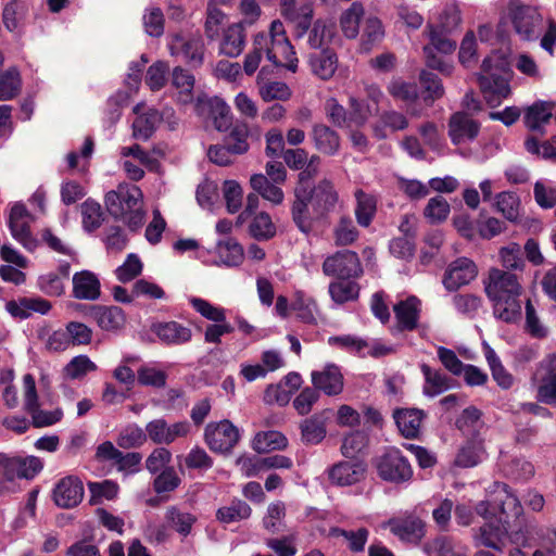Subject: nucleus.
<instances>
[{
  "instance_id": "f257e3e1",
  "label": "nucleus",
  "mask_w": 556,
  "mask_h": 556,
  "mask_svg": "<svg viewBox=\"0 0 556 556\" xmlns=\"http://www.w3.org/2000/svg\"><path fill=\"white\" fill-rule=\"evenodd\" d=\"M493 488L495 497L476 506L477 514L486 519V522L479 528L473 540L476 546H485L502 553L506 538L515 544L523 541V509L506 483L495 482Z\"/></svg>"
},
{
  "instance_id": "f03ea898",
  "label": "nucleus",
  "mask_w": 556,
  "mask_h": 556,
  "mask_svg": "<svg viewBox=\"0 0 556 556\" xmlns=\"http://www.w3.org/2000/svg\"><path fill=\"white\" fill-rule=\"evenodd\" d=\"M104 204L109 214L121 220L131 231L143 225L146 213L143 211V194L135 185L121 184L115 190L109 191L104 197Z\"/></svg>"
},
{
  "instance_id": "7ed1b4c3",
  "label": "nucleus",
  "mask_w": 556,
  "mask_h": 556,
  "mask_svg": "<svg viewBox=\"0 0 556 556\" xmlns=\"http://www.w3.org/2000/svg\"><path fill=\"white\" fill-rule=\"evenodd\" d=\"M510 70L505 56L500 53L488 55L481 64L478 75L479 86L490 105L498 104L510 93Z\"/></svg>"
},
{
  "instance_id": "20e7f679",
  "label": "nucleus",
  "mask_w": 556,
  "mask_h": 556,
  "mask_svg": "<svg viewBox=\"0 0 556 556\" xmlns=\"http://www.w3.org/2000/svg\"><path fill=\"white\" fill-rule=\"evenodd\" d=\"M43 468L36 456H17L0 453V495L17 490L16 480L34 479Z\"/></svg>"
},
{
  "instance_id": "39448f33",
  "label": "nucleus",
  "mask_w": 556,
  "mask_h": 556,
  "mask_svg": "<svg viewBox=\"0 0 556 556\" xmlns=\"http://www.w3.org/2000/svg\"><path fill=\"white\" fill-rule=\"evenodd\" d=\"M509 20L521 40H536L544 29L543 17L536 8L510 0L507 7Z\"/></svg>"
},
{
  "instance_id": "423d86ee",
  "label": "nucleus",
  "mask_w": 556,
  "mask_h": 556,
  "mask_svg": "<svg viewBox=\"0 0 556 556\" xmlns=\"http://www.w3.org/2000/svg\"><path fill=\"white\" fill-rule=\"evenodd\" d=\"M378 476L389 482L402 483L413 476L408 459L397 448H389L376 460Z\"/></svg>"
},
{
  "instance_id": "0eeeda50",
  "label": "nucleus",
  "mask_w": 556,
  "mask_h": 556,
  "mask_svg": "<svg viewBox=\"0 0 556 556\" xmlns=\"http://www.w3.org/2000/svg\"><path fill=\"white\" fill-rule=\"evenodd\" d=\"M323 273L338 279H356L363 275L364 270L356 252L341 250L325 258Z\"/></svg>"
},
{
  "instance_id": "6e6552de",
  "label": "nucleus",
  "mask_w": 556,
  "mask_h": 556,
  "mask_svg": "<svg viewBox=\"0 0 556 556\" xmlns=\"http://www.w3.org/2000/svg\"><path fill=\"white\" fill-rule=\"evenodd\" d=\"M240 433L228 419L210 422L204 429V442L212 452L228 454L238 444Z\"/></svg>"
},
{
  "instance_id": "1a4fd4ad",
  "label": "nucleus",
  "mask_w": 556,
  "mask_h": 556,
  "mask_svg": "<svg viewBox=\"0 0 556 556\" xmlns=\"http://www.w3.org/2000/svg\"><path fill=\"white\" fill-rule=\"evenodd\" d=\"M483 286L490 301L503 296L521 295L523 291L517 274L496 267L489 269Z\"/></svg>"
},
{
  "instance_id": "9d476101",
  "label": "nucleus",
  "mask_w": 556,
  "mask_h": 556,
  "mask_svg": "<svg viewBox=\"0 0 556 556\" xmlns=\"http://www.w3.org/2000/svg\"><path fill=\"white\" fill-rule=\"evenodd\" d=\"M24 383V409L31 416L33 425L37 428L48 427L61 420L63 412L42 410L39 408L38 394L35 378L30 374L23 377Z\"/></svg>"
},
{
  "instance_id": "9b49d317",
  "label": "nucleus",
  "mask_w": 556,
  "mask_h": 556,
  "mask_svg": "<svg viewBox=\"0 0 556 556\" xmlns=\"http://www.w3.org/2000/svg\"><path fill=\"white\" fill-rule=\"evenodd\" d=\"M478 276L476 263L465 256L452 261L443 275L442 283L447 291H456L470 283Z\"/></svg>"
},
{
  "instance_id": "f8f14e48",
  "label": "nucleus",
  "mask_w": 556,
  "mask_h": 556,
  "mask_svg": "<svg viewBox=\"0 0 556 556\" xmlns=\"http://www.w3.org/2000/svg\"><path fill=\"white\" fill-rule=\"evenodd\" d=\"M83 481L76 476H66L60 479L52 490L53 503L62 509L78 506L84 498Z\"/></svg>"
},
{
  "instance_id": "ddd939ff",
  "label": "nucleus",
  "mask_w": 556,
  "mask_h": 556,
  "mask_svg": "<svg viewBox=\"0 0 556 556\" xmlns=\"http://www.w3.org/2000/svg\"><path fill=\"white\" fill-rule=\"evenodd\" d=\"M311 206L317 215L326 218L339 203V193L330 179L324 178L306 190Z\"/></svg>"
},
{
  "instance_id": "4468645a",
  "label": "nucleus",
  "mask_w": 556,
  "mask_h": 556,
  "mask_svg": "<svg viewBox=\"0 0 556 556\" xmlns=\"http://www.w3.org/2000/svg\"><path fill=\"white\" fill-rule=\"evenodd\" d=\"M199 115L213 119V125L218 131H226L232 123V115L227 103L218 97H199L195 103Z\"/></svg>"
},
{
  "instance_id": "2eb2a0df",
  "label": "nucleus",
  "mask_w": 556,
  "mask_h": 556,
  "mask_svg": "<svg viewBox=\"0 0 556 556\" xmlns=\"http://www.w3.org/2000/svg\"><path fill=\"white\" fill-rule=\"evenodd\" d=\"M148 438L155 444L169 445L178 438H185L190 432L188 421L168 425L163 418L153 419L146 426Z\"/></svg>"
},
{
  "instance_id": "dca6fc26",
  "label": "nucleus",
  "mask_w": 556,
  "mask_h": 556,
  "mask_svg": "<svg viewBox=\"0 0 556 556\" xmlns=\"http://www.w3.org/2000/svg\"><path fill=\"white\" fill-rule=\"evenodd\" d=\"M293 193L294 200L291 205L292 220L301 232L308 235L313 231L315 224L324 218L317 215L311 206V201L305 190H294Z\"/></svg>"
},
{
  "instance_id": "f3484780",
  "label": "nucleus",
  "mask_w": 556,
  "mask_h": 556,
  "mask_svg": "<svg viewBox=\"0 0 556 556\" xmlns=\"http://www.w3.org/2000/svg\"><path fill=\"white\" fill-rule=\"evenodd\" d=\"M85 315L108 332H117L126 324L124 311L115 305H89L86 307Z\"/></svg>"
},
{
  "instance_id": "a211bd4d",
  "label": "nucleus",
  "mask_w": 556,
  "mask_h": 556,
  "mask_svg": "<svg viewBox=\"0 0 556 556\" xmlns=\"http://www.w3.org/2000/svg\"><path fill=\"white\" fill-rule=\"evenodd\" d=\"M479 131L480 123L469 113L456 112L448 119V137L455 146L475 140Z\"/></svg>"
},
{
  "instance_id": "6ab92c4d",
  "label": "nucleus",
  "mask_w": 556,
  "mask_h": 556,
  "mask_svg": "<svg viewBox=\"0 0 556 556\" xmlns=\"http://www.w3.org/2000/svg\"><path fill=\"white\" fill-rule=\"evenodd\" d=\"M366 470L367 466L363 460H341L328 469V478L336 485H353L365 478Z\"/></svg>"
},
{
  "instance_id": "aec40b11",
  "label": "nucleus",
  "mask_w": 556,
  "mask_h": 556,
  "mask_svg": "<svg viewBox=\"0 0 556 556\" xmlns=\"http://www.w3.org/2000/svg\"><path fill=\"white\" fill-rule=\"evenodd\" d=\"M29 217L26 206L22 203H16L10 212L9 227L15 240L27 250H33L36 248V241L31 237Z\"/></svg>"
},
{
  "instance_id": "412c9836",
  "label": "nucleus",
  "mask_w": 556,
  "mask_h": 556,
  "mask_svg": "<svg viewBox=\"0 0 556 556\" xmlns=\"http://www.w3.org/2000/svg\"><path fill=\"white\" fill-rule=\"evenodd\" d=\"M172 55L181 54L186 62L192 66H200L203 63L204 45L200 37L185 38L175 35L169 43Z\"/></svg>"
},
{
  "instance_id": "4be33fe9",
  "label": "nucleus",
  "mask_w": 556,
  "mask_h": 556,
  "mask_svg": "<svg viewBox=\"0 0 556 556\" xmlns=\"http://www.w3.org/2000/svg\"><path fill=\"white\" fill-rule=\"evenodd\" d=\"M266 59L276 66H283L295 72L298 58L288 37H278L275 41H267Z\"/></svg>"
},
{
  "instance_id": "5701e85b",
  "label": "nucleus",
  "mask_w": 556,
  "mask_h": 556,
  "mask_svg": "<svg viewBox=\"0 0 556 556\" xmlns=\"http://www.w3.org/2000/svg\"><path fill=\"white\" fill-rule=\"evenodd\" d=\"M72 283L74 299L97 301L101 296V282L97 275L90 270L84 269L75 273Z\"/></svg>"
},
{
  "instance_id": "b1692460",
  "label": "nucleus",
  "mask_w": 556,
  "mask_h": 556,
  "mask_svg": "<svg viewBox=\"0 0 556 556\" xmlns=\"http://www.w3.org/2000/svg\"><path fill=\"white\" fill-rule=\"evenodd\" d=\"M330 414V410L324 409L300 422L301 440L304 444H318L326 438Z\"/></svg>"
},
{
  "instance_id": "393cba45",
  "label": "nucleus",
  "mask_w": 556,
  "mask_h": 556,
  "mask_svg": "<svg viewBox=\"0 0 556 556\" xmlns=\"http://www.w3.org/2000/svg\"><path fill=\"white\" fill-rule=\"evenodd\" d=\"M390 531L399 539L409 543H418L425 536V522L415 515L389 521Z\"/></svg>"
},
{
  "instance_id": "a878e982",
  "label": "nucleus",
  "mask_w": 556,
  "mask_h": 556,
  "mask_svg": "<svg viewBox=\"0 0 556 556\" xmlns=\"http://www.w3.org/2000/svg\"><path fill=\"white\" fill-rule=\"evenodd\" d=\"M311 376L313 386L329 396L343 391V375L337 365L329 364L323 370L313 371Z\"/></svg>"
},
{
  "instance_id": "bb28decb",
  "label": "nucleus",
  "mask_w": 556,
  "mask_h": 556,
  "mask_svg": "<svg viewBox=\"0 0 556 556\" xmlns=\"http://www.w3.org/2000/svg\"><path fill=\"white\" fill-rule=\"evenodd\" d=\"M51 307L52 306L49 301L38 296H22L16 300H10L5 303V311L14 319H26L30 317L34 312L46 315L49 313Z\"/></svg>"
},
{
  "instance_id": "cd10ccee",
  "label": "nucleus",
  "mask_w": 556,
  "mask_h": 556,
  "mask_svg": "<svg viewBox=\"0 0 556 556\" xmlns=\"http://www.w3.org/2000/svg\"><path fill=\"white\" fill-rule=\"evenodd\" d=\"M459 447L454 465L460 468H471L483 462L486 456V450L484 446L485 438H469Z\"/></svg>"
},
{
  "instance_id": "c85d7f7f",
  "label": "nucleus",
  "mask_w": 556,
  "mask_h": 556,
  "mask_svg": "<svg viewBox=\"0 0 556 556\" xmlns=\"http://www.w3.org/2000/svg\"><path fill=\"white\" fill-rule=\"evenodd\" d=\"M421 302L416 296H409L394 305L393 312L401 331H413L418 326Z\"/></svg>"
},
{
  "instance_id": "c756f323",
  "label": "nucleus",
  "mask_w": 556,
  "mask_h": 556,
  "mask_svg": "<svg viewBox=\"0 0 556 556\" xmlns=\"http://www.w3.org/2000/svg\"><path fill=\"white\" fill-rule=\"evenodd\" d=\"M393 418L401 434L406 439H417L425 418L422 410L417 408H399L393 413Z\"/></svg>"
},
{
  "instance_id": "7c9ffc66",
  "label": "nucleus",
  "mask_w": 556,
  "mask_h": 556,
  "mask_svg": "<svg viewBox=\"0 0 556 556\" xmlns=\"http://www.w3.org/2000/svg\"><path fill=\"white\" fill-rule=\"evenodd\" d=\"M153 332L167 345H181L192 338V330L189 327L174 320L154 325Z\"/></svg>"
},
{
  "instance_id": "2f4dec72",
  "label": "nucleus",
  "mask_w": 556,
  "mask_h": 556,
  "mask_svg": "<svg viewBox=\"0 0 556 556\" xmlns=\"http://www.w3.org/2000/svg\"><path fill=\"white\" fill-rule=\"evenodd\" d=\"M245 46V30L243 23L229 25L223 34L219 52L229 58H237Z\"/></svg>"
},
{
  "instance_id": "473e14b6",
  "label": "nucleus",
  "mask_w": 556,
  "mask_h": 556,
  "mask_svg": "<svg viewBox=\"0 0 556 556\" xmlns=\"http://www.w3.org/2000/svg\"><path fill=\"white\" fill-rule=\"evenodd\" d=\"M521 295H509L491 300L495 318L506 323L516 324L521 320Z\"/></svg>"
},
{
  "instance_id": "72a5a7b5",
  "label": "nucleus",
  "mask_w": 556,
  "mask_h": 556,
  "mask_svg": "<svg viewBox=\"0 0 556 556\" xmlns=\"http://www.w3.org/2000/svg\"><path fill=\"white\" fill-rule=\"evenodd\" d=\"M308 63L315 76L323 80H328L337 71L338 58L332 50L325 49L311 53Z\"/></svg>"
},
{
  "instance_id": "f704fd0d",
  "label": "nucleus",
  "mask_w": 556,
  "mask_h": 556,
  "mask_svg": "<svg viewBox=\"0 0 556 556\" xmlns=\"http://www.w3.org/2000/svg\"><path fill=\"white\" fill-rule=\"evenodd\" d=\"M481 412L473 407H467L456 419V427L465 437L485 438L486 427L481 420Z\"/></svg>"
},
{
  "instance_id": "c9c22d12",
  "label": "nucleus",
  "mask_w": 556,
  "mask_h": 556,
  "mask_svg": "<svg viewBox=\"0 0 556 556\" xmlns=\"http://www.w3.org/2000/svg\"><path fill=\"white\" fill-rule=\"evenodd\" d=\"M313 12L312 3L286 9L283 17L292 25L295 38H302L311 28Z\"/></svg>"
},
{
  "instance_id": "e433bc0d",
  "label": "nucleus",
  "mask_w": 556,
  "mask_h": 556,
  "mask_svg": "<svg viewBox=\"0 0 556 556\" xmlns=\"http://www.w3.org/2000/svg\"><path fill=\"white\" fill-rule=\"evenodd\" d=\"M312 138L315 148L326 155H334L340 149V136L325 124L313 126Z\"/></svg>"
},
{
  "instance_id": "4c0bfd02",
  "label": "nucleus",
  "mask_w": 556,
  "mask_h": 556,
  "mask_svg": "<svg viewBox=\"0 0 556 556\" xmlns=\"http://www.w3.org/2000/svg\"><path fill=\"white\" fill-rule=\"evenodd\" d=\"M408 121L407 118L400 112L394 110L383 111L377 122L372 124V132L374 136L381 140L387 138L386 129L389 128L392 131L403 130L407 128Z\"/></svg>"
},
{
  "instance_id": "58836bf2",
  "label": "nucleus",
  "mask_w": 556,
  "mask_h": 556,
  "mask_svg": "<svg viewBox=\"0 0 556 556\" xmlns=\"http://www.w3.org/2000/svg\"><path fill=\"white\" fill-rule=\"evenodd\" d=\"M329 536L333 539H342L351 552L361 553L365 549V545L369 536V531L364 527L356 530H346L332 527L329 529Z\"/></svg>"
},
{
  "instance_id": "ea45409f",
  "label": "nucleus",
  "mask_w": 556,
  "mask_h": 556,
  "mask_svg": "<svg viewBox=\"0 0 556 556\" xmlns=\"http://www.w3.org/2000/svg\"><path fill=\"white\" fill-rule=\"evenodd\" d=\"M178 459V469L182 472L184 468L189 470H197L199 472H205L210 470L213 465V458L207 454V452L200 447L193 446L187 455L177 456Z\"/></svg>"
},
{
  "instance_id": "a19ab883",
  "label": "nucleus",
  "mask_w": 556,
  "mask_h": 556,
  "mask_svg": "<svg viewBox=\"0 0 556 556\" xmlns=\"http://www.w3.org/2000/svg\"><path fill=\"white\" fill-rule=\"evenodd\" d=\"M425 376L424 393L428 396H437L452 388V380L443 372L432 369L429 365L420 366Z\"/></svg>"
},
{
  "instance_id": "79ce46f5",
  "label": "nucleus",
  "mask_w": 556,
  "mask_h": 556,
  "mask_svg": "<svg viewBox=\"0 0 556 556\" xmlns=\"http://www.w3.org/2000/svg\"><path fill=\"white\" fill-rule=\"evenodd\" d=\"M216 254L222 264L233 267L239 266L244 258L242 245L233 238H227L216 244Z\"/></svg>"
},
{
  "instance_id": "37998d69",
  "label": "nucleus",
  "mask_w": 556,
  "mask_h": 556,
  "mask_svg": "<svg viewBox=\"0 0 556 556\" xmlns=\"http://www.w3.org/2000/svg\"><path fill=\"white\" fill-rule=\"evenodd\" d=\"M288 446V439L279 431H262L256 433L252 441V447L257 453L285 450Z\"/></svg>"
},
{
  "instance_id": "c03bdc74",
  "label": "nucleus",
  "mask_w": 556,
  "mask_h": 556,
  "mask_svg": "<svg viewBox=\"0 0 556 556\" xmlns=\"http://www.w3.org/2000/svg\"><path fill=\"white\" fill-rule=\"evenodd\" d=\"M329 294L337 304L354 301L359 295V285L351 279H338L329 283Z\"/></svg>"
},
{
  "instance_id": "a18cd8bd",
  "label": "nucleus",
  "mask_w": 556,
  "mask_h": 556,
  "mask_svg": "<svg viewBox=\"0 0 556 556\" xmlns=\"http://www.w3.org/2000/svg\"><path fill=\"white\" fill-rule=\"evenodd\" d=\"M355 198L357 201L355 207L357 223L362 227H368L377 212V200L374 195L368 194L363 190H357L355 192Z\"/></svg>"
},
{
  "instance_id": "49530a36",
  "label": "nucleus",
  "mask_w": 556,
  "mask_h": 556,
  "mask_svg": "<svg viewBox=\"0 0 556 556\" xmlns=\"http://www.w3.org/2000/svg\"><path fill=\"white\" fill-rule=\"evenodd\" d=\"M172 84L178 90V101L182 104L192 102V90L194 87V76L180 66L173 70Z\"/></svg>"
},
{
  "instance_id": "de8ad7c7",
  "label": "nucleus",
  "mask_w": 556,
  "mask_h": 556,
  "mask_svg": "<svg viewBox=\"0 0 556 556\" xmlns=\"http://www.w3.org/2000/svg\"><path fill=\"white\" fill-rule=\"evenodd\" d=\"M22 91V77L14 66L0 73V101H9L16 98Z\"/></svg>"
},
{
  "instance_id": "09e8293b",
  "label": "nucleus",
  "mask_w": 556,
  "mask_h": 556,
  "mask_svg": "<svg viewBox=\"0 0 556 556\" xmlns=\"http://www.w3.org/2000/svg\"><path fill=\"white\" fill-rule=\"evenodd\" d=\"M422 549L428 556H467V551L456 547L447 536H438L426 542Z\"/></svg>"
},
{
  "instance_id": "8fccbe9b",
  "label": "nucleus",
  "mask_w": 556,
  "mask_h": 556,
  "mask_svg": "<svg viewBox=\"0 0 556 556\" xmlns=\"http://www.w3.org/2000/svg\"><path fill=\"white\" fill-rule=\"evenodd\" d=\"M363 16L364 8L359 2H353L351 7L342 13L340 25L346 38L354 39L357 37L359 34V22Z\"/></svg>"
},
{
  "instance_id": "3c124183",
  "label": "nucleus",
  "mask_w": 556,
  "mask_h": 556,
  "mask_svg": "<svg viewBox=\"0 0 556 556\" xmlns=\"http://www.w3.org/2000/svg\"><path fill=\"white\" fill-rule=\"evenodd\" d=\"M161 114L156 110H148L144 114L138 116L134 124V137L141 140H148L161 123Z\"/></svg>"
},
{
  "instance_id": "603ef678",
  "label": "nucleus",
  "mask_w": 556,
  "mask_h": 556,
  "mask_svg": "<svg viewBox=\"0 0 556 556\" xmlns=\"http://www.w3.org/2000/svg\"><path fill=\"white\" fill-rule=\"evenodd\" d=\"M251 513L249 504L241 500H233L229 505L217 509L216 519L223 523H231L248 519Z\"/></svg>"
},
{
  "instance_id": "864d4df0",
  "label": "nucleus",
  "mask_w": 556,
  "mask_h": 556,
  "mask_svg": "<svg viewBox=\"0 0 556 556\" xmlns=\"http://www.w3.org/2000/svg\"><path fill=\"white\" fill-rule=\"evenodd\" d=\"M498 261L505 268L504 270L510 273L511 270H523L526 266L521 247L516 242H510L498 250Z\"/></svg>"
},
{
  "instance_id": "5fc2aeb1",
  "label": "nucleus",
  "mask_w": 556,
  "mask_h": 556,
  "mask_svg": "<svg viewBox=\"0 0 556 556\" xmlns=\"http://www.w3.org/2000/svg\"><path fill=\"white\" fill-rule=\"evenodd\" d=\"M268 38L266 34L258 33L254 36L252 50L245 55L243 70L247 75H253L260 66L263 53H266Z\"/></svg>"
},
{
  "instance_id": "6e6d98bb",
  "label": "nucleus",
  "mask_w": 556,
  "mask_h": 556,
  "mask_svg": "<svg viewBox=\"0 0 556 556\" xmlns=\"http://www.w3.org/2000/svg\"><path fill=\"white\" fill-rule=\"evenodd\" d=\"M552 117V108L544 102L534 103L525 115V124L532 131H541L542 126Z\"/></svg>"
},
{
  "instance_id": "4d7b16f0",
  "label": "nucleus",
  "mask_w": 556,
  "mask_h": 556,
  "mask_svg": "<svg viewBox=\"0 0 556 556\" xmlns=\"http://www.w3.org/2000/svg\"><path fill=\"white\" fill-rule=\"evenodd\" d=\"M166 519L172 528L179 534L186 536L191 532V528L197 518L177 506H170L166 510Z\"/></svg>"
},
{
  "instance_id": "13d9d810",
  "label": "nucleus",
  "mask_w": 556,
  "mask_h": 556,
  "mask_svg": "<svg viewBox=\"0 0 556 556\" xmlns=\"http://www.w3.org/2000/svg\"><path fill=\"white\" fill-rule=\"evenodd\" d=\"M358 230L350 216H341L333 229L334 243L338 247L353 244L358 238Z\"/></svg>"
},
{
  "instance_id": "bf43d9fd",
  "label": "nucleus",
  "mask_w": 556,
  "mask_h": 556,
  "mask_svg": "<svg viewBox=\"0 0 556 556\" xmlns=\"http://www.w3.org/2000/svg\"><path fill=\"white\" fill-rule=\"evenodd\" d=\"M285 517V503L281 501L270 503L267 507L265 516L263 517V527L271 534H276L282 530Z\"/></svg>"
},
{
  "instance_id": "052dcab7",
  "label": "nucleus",
  "mask_w": 556,
  "mask_h": 556,
  "mask_svg": "<svg viewBox=\"0 0 556 556\" xmlns=\"http://www.w3.org/2000/svg\"><path fill=\"white\" fill-rule=\"evenodd\" d=\"M148 439V433L136 424L125 427L117 437V445L122 448H135L143 445Z\"/></svg>"
},
{
  "instance_id": "680f3d73",
  "label": "nucleus",
  "mask_w": 556,
  "mask_h": 556,
  "mask_svg": "<svg viewBox=\"0 0 556 556\" xmlns=\"http://www.w3.org/2000/svg\"><path fill=\"white\" fill-rule=\"evenodd\" d=\"M249 126L247 123H237L227 137V144L235 155H241L248 152L250 146L248 142Z\"/></svg>"
},
{
  "instance_id": "e2e57ef3",
  "label": "nucleus",
  "mask_w": 556,
  "mask_h": 556,
  "mask_svg": "<svg viewBox=\"0 0 556 556\" xmlns=\"http://www.w3.org/2000/svg\"><path fill=\"white\" fill-rule=\"evenodd\" d=\"M485 358L492 371L493 379L503 389H509L513 386V376L506 371L500 358L492 348L485 346Z\"/></svg>"
},
{
  "instance_id": "0e129e2a",
  "label": "nucleus",
  "mask_w": 556,
  "mask_h": 556,
  "mask_svg": "<svg viewBox=\"0 0 556 556\" xmlns=\"http://www.w3.org/2000/svg\"><path fill=\"white\" fill-rule=\"evenodd\" d=\"M427 35L429 38V45L432 47V51L437 50L443 54H451L456 49V42L448 38V31L435 28L433 25L427 26Z\"/></svg>"
},
{
  "instance_id": "69168bd1",
  "label": "nucleus",
  "mask_w": 556,
  "mask_h": 556,
  "mask_svg": "<svg viewBox=\"0 0 556 556\" xmlns=\"http://www.w3.org/2000/svg\"><path fill=\"white\" fill-rule=\"evenodd\" d=\"M88 489L90 491V504H101L103 500H114L118 493V485L112 480H104L102 482H89Z\"/></svg>"
},
{
  "instance_id": "338daca9",
  "label": "nucleus",
  "mask_w": 556,
  "mask_h": 556,
  "mask_svg": "<svg viewBox=\"0 0 556 556\" xmlns=\"http://www.w3.org/2000/svg\"><path fill=\"white\" fill-rule=\"evenodd\" d=\"M368 437L363 431H354L345 435L341 445V453L345 458L357 459V455L367 446Z\"/></svg>"
},
{
  "instance_id": "774afa93",
  "label": "nucleus",
  "mask_w": 556,
  "mask_h": 556,
  "mask_svg": "<svg viewBox=\"0 0 556 556\" xmlns=\"http://www.w3.org/2000/svg\"><path fill=\"white\" fill-rule=\"evenodd\" d=\"M81 216L84 229L88 232L94 231L103 220L101 205L93 200H86L81 204Z\"/></svg>"
}]
</instances>
